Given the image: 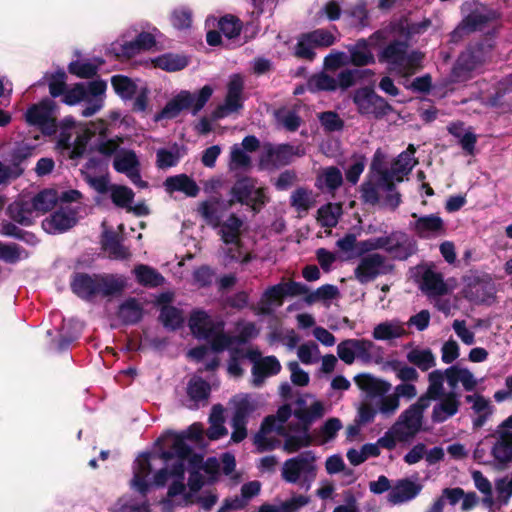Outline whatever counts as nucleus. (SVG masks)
I'll return each instance as SVG.
<instances>
[{
  "label": "nucleus",
  "instance_id": "obj_1",
  "mask_svg": "<svg viewBox=\"0 0 512 512\" xmlns=\"http://www.w3.org/2000/svg\"><path fill=\"white\" fill-rule=\"evenodd\" d=\"M72 292L84 301H92L96 296L110 297L119 295L125 288V282L112 274L90 275L74 272L70 280Z\"/></svg>",
  "mask_w": 512,
  "mask_h": 512
},
{
  "label": "nucleus",
  "instance_id": "obj_2",
  "mask_svg": "<svg viewBox=\"0 0 512 512\" xmlns=\"http://www.w3.org/2000/svg\"><path fill=\"white\" fill-rule=\"evenodd\" d=\"M107 84L104 80H94L87 85L76 83L73 87L66 89L63 94L62 102L68 106H74L81 101H86L88 105L82 110L83 117H91L103 107L101 96L105 93Z\"/></svg>",
  "mask_w": 512,
  "mask_h": 512
},
{
  "label": "nucleus",
  "instance_id": "obj_3",
  "mask_svg": "<svg viewBox=\"0 0 512 512\" xmlns=\"http://www.w3.org/2000/svg\"><path fill=\"white\" fill-rule=\"evenodd\" d=\"M212 93L213 89L210 85L203 86L197 94L182 90L169 100L160 112L155 114L154 121L158 122L162 119H174L183 110L187 109H191L192 114L196 115L209 101Z\"/></svg>",
  "mask_w": 512,
  "mask_h": 512
},
{
  "label": "nucleus",
  "instance_id": "obj_4",
  "mask_svg": "<svg viewBox=\"0 0 512 512\" xmlns=\"http://www.w3.org/2000/svg\"><path fill=\"white\" fill-rule=\"evenodd\" d=\"M257 180L243 176L238 178L230 190L232 198L228 200V207H232L235 203H240L251 208L257 214L268 203L269 198L266 195L264 187L256 188Z\"/></svg>",
  "mask_w": 512,
  "mask_h": 512
},
{
  "label": "nucleus",
  "instance_id": "obj_5",
  "mask_svg": "<svg viewBox=\"0 0 512 512\" xmlns=\"http://www.w3.org/2000/svg\"><path fill=\"white\" fill-rule=\"evenodd\" d=\"M351 98L357 113L364 117L381 120L394 112L393 106L377 94L373 86L368 85L355 89Z\"/></svg>",
  "mask_w": 512,
  "mask_h": 512
},
{
  "label": "nucleus",
  "instance_id": "obj_6",
  "mask_svg": "<svg viewBox=\"0 0 512 512\" xmlns=\"http://www.w3.org/2000/svg\"><path fill=\"white\" fill-rule=\"evenodd\" d=\"M307 292L308 286L301 282L294 280L281 281L265 290L260 300L261 305L259 307V313L262 315H270L272 313L271 306L273 304L282 306L285 297H297Z\"/></svg>",
  "mask_w": 512,
  "mask_h": 512
},
{
  "label": "nucleus",
  "instance_id": "obj_7",
  "mask_svg": "<svg viewBox=\"0 0 512 512\" xmlns=\"http://www.w3.org/2000/svg\"><path fill=\"white\" fill-rule=\"evenodd\" d=\"M165 437L173 438L171 449L162 450L159 453V458L168 462L175 457L184 459L192 452V448L185 442L186 439L198 442L203 438V427L200 423L191 424L185 431L175 433L172 431L167 432Z\"/></svg>",
  "mask_w": 512,
  "mask_h": 512
},
{
  "label": "nucleus",
  "instance_id": "obj_8",
  "mask_svg": "<svg viewBox=\"0 0 512 512\" xmlns=\"http://www.w3.org/2000/svg\"><path fill=\"white\" fill-rule=\"evenodd\" d=\"M491 46L485 41H478L470 44L465 51L461 52L452 68V75L456 79H465L478 66L485 61Z\"/></svg>",
  "mask_w": 512,
  "mask_h": 512
},
{
  "label": "nucleus",
  "instance_id": "obj_9",
  "mask_svg": "<svg viewBox=\"0 0 512 512\" xmlns=\"http://www.w3.org/2000/svg\"><path fill=\"white\" fill-rule=\"evenodd\" d=\"M388 272L389 267L386 265V258L379 253H372L361 257L354 269V276L361 284H367Z\"/></svg>",
  "mask_w": 512,
  "mask_h": 512
},
{
  "label": "nucleus",
  "instance_id": "obj_10",
  "mask_svg": "<svg viewBox=\"0 0 512 512\" xmlns=\"http://www.w3.org/2000/svg\"><path fill=\"white\" fill-rule=\"evenodd\" d=\"M296 155L298 153L294 146L290 144H280L278 146L267 144L260 155L259 165L261 168H269L270 166L275 168L283 167L289 165Z\"/></svg>",
  "mask_w": 512,
  "mask_h": 512
},
{
  "label": "nucleus",
  "instance_id": "obj_11",
  "mask_svg": "<svg viewBox=\"0 0 512 512\" xmlns=\"http://www.w3.org/2000/svg\"><path fill=\"white\" fill-rule=\"evenodd\" d=\"M373 342L367 339H345L337 345L338 357L347 365L354 363L356 356L363 360L371 358Z\"/></svg>",
  "mask_w": 512,
  "mask_h": 512
},
{
  "label": "nucleus",
  "instance_id": "obj_12",
  "mask_svg": "<svg viewBox=\"0 0 512 512\" xmlns=\"http://www.w3.org/2000/svg\"><path fill=\"white\" fill-rule=\"evenodd\" d=\"M77 211L60 207L42 221L43 229L50 234L64 233L77 224Z\"/></svg>",
  "mask_w": 512,
  "mask_h": 512
},
{
  "label": "nucleus",
  "instance_id": "obj_13",
  "mask_svg": "<svg viewBox=\"0 0 512 512\" xmlns=\"http://www.w3.org/2000/svg\"><path fill=\"white\" fill-rule=\"evenodd\" d=\"M189 328L192 334L197 339L209 340L211 335L218 330H224L223 321H214L211 317L202 310L194 311L188 322Z\"/></svg>",
  "mask_w": 512,
  "mask_h": 512
},
{
  "label": "nucleus",
  "instance_id": "obj_14",
  "mask_svg": "<svg viewBox=\"0 0 512 512\" xmlns=\"http://www.w3.org/2000/svg\"><path fill=\"white\" fill-rule=\"evenodd\" d=\"M315 456L312 451H305L297 457L287 459L282 469V478L289 483H296L302 472H311L314 470L312 462Z\"/></svg>",
  "mask_w": 512,
  "mask_h": 512
},
{
  "label": "nucleus",
  "instance_id": "obj_15",
  "mask_svg": "<svg viewBox=\"0 0 512 512\" xmlns=\"http://www.w3.org/2000/svg\"><path fill=\"white\" fill-rule=\"evenodd\" d=\"M150 453L143 452L135 460L131 487L141 495L146 496L149 491V483L146 478L151 473Z\"/></svg>",
  "mask_w": 512,
  "mask_h": 512
},
{
  "label": "nucleus",
  "instance_id": "obj_16",
  "mask_svg": "<svg viewBox=\"0 0 512 512\" xmlns=\"http://www.w3.org/2000/svg\"><path fill=\"white\" fill-rule=\"evenodd\" d=\"M139 165V160L133 150L116 155L113 161V167L117 172L126 174L133 183H136V178L139 179L144 188L147 187V182L141 179Z\"/></svg>",
  "mask_w": 512,
  "mask_h": 512
},
{
  "label": "nucleus",
  "instance_id": "obj_17",
  "mask_svg": "<svg viewBox=\"0 0 512 512\" xmlns=\"http://www.w3.org/2000/svg\"><path fill=\"white\" fill-rule=\"evenodd\" d=\"M417 251L416 241L410 239L406 233L393 232V240L388 248V254L395 260L404 261Z\"/></svg>",
  "mask_w": 512,
  "mask_h": 512
},
{
  "label": "nucleus",
  "instance_id": "obj_18",
  "mask_svg": "<svg viewBox=\"0 0 512 512\" xmlns=\"http://www.w3.org/2000/svg\"><path fill=\"white\" fill-rule=\"evenodd\" d=\"M413 229L418 237L428 239L445 232L443 219L437 214H429L418 217L413 224Z\"/></svg>",
  "mask_w": 512,
  "mask_h": 512
},
{
  "label": "nucleus",
  "instance_id": "obj_19",
  "mask_svg": "<svg viewBox=\"0 0 512 512\" xmlns=\"http://www.w3.org/2000/svg\"><path fill=\"white\" fill-rule=\"evenodd\" d=\"M441 401L433 407L431 419L434 423H443L454 416L460 406L458 395L455 392H448L443 395Z\"/></svg>",
  "mask_w": 512,
  "mask_h": 512
},
{
  "label": "nucleus",
  "instance_id": "obj_20",
  "mask_svg": "<svg viewBox=\"0 0 512 512\" xmlns=\"http://www.w3.org/2000/svg\"><path fill=\"white\" fill-rule=\"evenodd\" d=\"M349 53V63L355 67H365L376 63V58L371 50V47L367 45L364 38H359L354 44H350L347 47Z\"/></svg>",
  "mask_w": 512,
  "mask_h": 512
},
{
  "label": "nucleus",
  "instance_id": "obj_21",
  "mask_svg": "<svg viewBox=\"0 0 512 512\" xmlns=\"http://www.w3.org/2000/svg\"><path fill=\"white\" fill-rule=\"evenodd\" d=\"M406 50H408L407 42L393 40L378 53L377 58L380 63H387L399 70L404 63Z\"/></svg>",
  "mask_w": 512,
  "mask_h": 512
},
{
  "label": "nucleus",
  "instance_id": "obj_22",
  "mask_svg": "<svg viewBox=\"0 0 512 512\" xmlns=\"http://www.w3.org/2000/svg\"><path fill=\"white\" fill-rule=\"evenodd\" d=\"M281 364L275 356H266L253 364L252 376L255 386H260L268 376L277 375Z\"/></svg>",
  "mask_w": 512,
  "mask_h": 512
},
{
  "label": "nucleus",
  "instance_id": "obj_23",
  "mask_svg": "<svg viewBox=\"0 0 512 512\" xmlns=\"http://www.w3.org/2000/svg\"><path fill=\"white\" fill-rule=\"evenodd\" d=\"M220 226L221 240L227 245H235L239 251L242 246L240 235L243 221L235 213H232L225 222H221Z\"/></svg>",
  "mask_w": 512,
  "mask_h": 512
},
{
  "label": "nucleus",
  "instance_id": "obj_24",
  "mask_svg": "<svg viewBox=\"0 0 512 512\" xmlns=\"http://www.w3.org/2000/svg\"><path fill=\"white\" fill-rule=\"evenodd\" d=\"M422 486L409 479H401L388 494L389 502L393 504L403 503L415 498Z\"/></svg>",
  "mask_w": 512,
  "mask_h": 512
},
{
  "label": "nucleus",
  "instance_id": "obj_25",
  "mask_svg": "<svg viewBox=\"0 0 512 512\" xmlns=\"http://www.w3.org/2000/svg\"><path fill=\"white\" fill-rule=\"evenodd\" d=\"M354 381L358 388L365 391L370 397L382 396L387 393L391 387L388 382L377 379L368 373L356 375Z\"/></svg>",
  "mask_w": 512,
  "mask_h": 512
},
{
  "label": "nucleus",
  "instance_id": "obj_26",
  "mask_svg": "<svg viewBox=\"0 0 512 512\" xmlns=\"http://www.w3.org/2000/svg\"><path fill=\"white\" fill-rule=\"evenodd\" d=\"M164 186L168 192H183L188 197H196L200 191L197 183L186 174L168 177Z\"/></svg>",
  "mask_w": 512,
  "mask_h": 512
},
{
  "label": "nucleus",
  "instance_id": "obj_27",
  "mask_svg": "<svg viewBox=\"0 0 512 512\" xmlns=\"http://www.w3.org/2000/svg\"><path fill=\"white\" fill-rule=\"evenodd\" d=\"M143 307L138 299L129 297L119 305L118 317L125 325H135L143 318Z\"/></svg>",
  "mask_w": 512,
  "mask_h": 512
},
{
  "label": "nucleus",
  "instance_id": "obj_28",
  "mask_svg": "<svg viewBox=\"0 0 512 512\" xmlns=\"http://www.w3.org/2000/svg\"><path fill=\"white\" fill-rule=\"evenodd\" d=\"M421 289L429 296H443L448 293L442 275L431 269L423 273Z\"/></svg>",
  "mask_w": 512,
  "mask_h": 512
},
{
  "label": "nucleus",
  "instance_id": "obj_29",
  "mask_svg": "<svg viewBox=\"0 0 512 512\" xmlns=\"http://www.w3.org/2000/svg\"><path fill=\"white\" fill-rule=\"evenodd\" d=\"M243 89V79L239 75H234L228 83L227 94L224 101L225 107L231 112H236L243 107L241 98Z\"/></svg>",
  "mask_w": 512,
  "mask_h": 512
},
{
  "label": "nucleus",
  "instance_id": "obj_30",
  "mask_svg": "<svg viewBox=\"0 0 512 512\" xmlns=\"http://www.w3.org/2000/svg\"><path fill=\"white\" fill-rule=\"evenodd\" d=\"M498 441L492 447V455L496 461L507 464L512 460V432L497 430Z\"/></svg>",
  "mask_w": 512,
  "mask_h": 512
},
{
  "label": "nucleus",
  "instance_id": "obj_31",
  "mask_svg": "<svg viewBox=\"0 0 512 512\" xmlns=\"http://www.w3.org/2000/svg\"><path fill=\"white\" fill-rule=\"evenodd\" d=\"M102 247L114 259L124 260L130 256L129 250L122 245L119 235L113 231H106L102 235Z\"/></svg>",
  "mask_w": 512,
  "mask_h": 512
},
{
  "label": "nucleus",
  "instance_id": "obj_32",
  "mask_svg": "<svg viewBox=\"0 0 512 512\" xmlns=\"http://www.w3.org/2000/svg\"><path fill=\"white\" fill-rule=\"evenodd\" d=\"M152 62L156 68L167 72H176L186 68L189 59L185 55L165 53L153 59Z\"/></svg>",
  "mask_w": 512,
  "mask_h": 512
},
{
  "label": "nucleus",
  "instance_id": "obj_33",
  "mask_svg": "<svg viewBox=\"0 0 512 512\" xmlns=\"http://www.w3.org/2000/svg\"><path fill=\"white\" fill-rule=\"evenodd\" d=\"M55 103L50 99H43L38 104L29 107L25 113L29 125L38 126L49 114H53Z\"/></svg>",
  "mask_w": 512,
  "mask_h": 512
},
{
  "label": "nucleus",
  "instance_id": "obj_34",
  "mask_svg": "<svg viewBox=\"0 0 512 512\" xmlns=\"http://www.w3.org/2000/svg\"><path fill=\"white\" fill-rule=\"evenodd\" d=\"M343 184V176L340 169L336 166H330L323 170L322 174L316 179V187L323 189L325 187L329 192H334Z\"/></svg>",
  "mask_w": 512,
  "mask_h": 512
},
{
  "label": "nucleus",
  "instance_id": "obj_35",
  "mask_svg": "<svg viewBox=\"0 0 512 512\" xmlns=\"http://www.w3.org/2000/svg\"><path fill=\"white\" fill-rule=\"evenodd\" d=\"M372 334L376 340H392L406 335V330L399 321H385L376 325Z\"/></svg>",
  "mask_w": 512,
  "mask_h": 512
},
{
  "label": "nucleus",
  "instance_id": "obj_36",
  "mask_svg": "<svg viewBox=\"0 0 512 512\" xmlns=\"http://www.w3.org/2000/svg\"><path fill=\"white\" fill-rule=\"evenodd\" d=\"M409 363L418 367L421 371L426 372L436 365L435 356L431 349L414 348L406 355Z\"/></svg>",
  "mask_w": 512,
  "mask_h": 512
},
{
  "label": "nucleus",
  "instance_id": "obj_37",
  "mask_svg": "<svg viewBox=\"0 0 512 512\" xmlns=\"http://www.w3.org/2000/svg\"><path fill=\"white\" fill-rule=\"evenodd\" d=\"M58 202V194L54 189H44L31 200L32 211L46 213L52 210Z\"/></svg>",
  "mask_w": 512,
  "mask_h": 512
},
{
  "label": "nucleus",
  "instance_id": "obj_38",
  "mask_svg": "<svg viewBox=\"0 0 512 512\" xmlns=\"http://www.w3.org/2000/svg\"><path fill=\"white\" fill-rule=\"evenodd\" d=\"M137 282L145 287H158L163 284L164 277L154 268L140 264L134 268Z\"/></svg>",
  "mask_w": 512,
  "mask_h": 512
},
{
  "label": "nucleus",
  "instance_id": "obj_39",
  "mask_svg": "<svg viewBox=\"0 0 512 512\" xmlns=\"http://www.w3.org/2000/svg\"><path fill=\"white\" fill-rule=\"evenodd\" d=\"M303 295L305 304L310 306L318 301H328L338 298L340 292L337 286L333 284H324L312 292L308 289V292Z\"/></svg>",
  "mask_w": 512,
  "mask_h": 512
},
{
  "label": "nucleus",
  "instance_id": "obj_40",
  "mask_svg": "<svg viewBox=\"0 0 512 512\" xmlns=\"http://www.w3.org/2000/svg\"><path fill=\"white\" fill-rule=\"evenodd\" d=\"M220 201L217 198L200 203L198 213L212 227H219L221 224V212L219 210Z\"/></svg>",
  "mask_w": 512,
  "mask_h": 512
},
{
  "label": "nucleus",
  "instance_id": "obj_41",
  "mask_svg": "<svg viewBox=\"0 0 512 512\" xmlns=\"http://www.w3.org/2000/svg\"><path fill=\"white\" fill-rule=\"evenodd\" d=\"M467 298L476 304H490L495 298V288L491 283H476L469 289Z\"/></svg>",
  "mask_w": 512,
  "mask_h": 512
},
{
  "label": "nucleus",
  "instance_id": "obj_42",
  "mask_svg": "<svg viewBox=\"0 0 512 512\" xmlns=\"http://www.w3.org/2000/svg\"><path fill=\"white\" fill-rule=\"evenodd\" d=\"M218 29L229 40H234L241 35L243 22L235 15L226 14L218 21Z\"/></svg>",
  "mask_w": 512,
  "mask_h": 512
},
{
  "label": "nucleus",
  "instance_id": "obj_43",
  "mask_svg": "<svg viewBox=\"0 0 512 512\" xmlns=\"http://www.w3.org/2000/svg\"><path fill=\"white\" fill-rule=\"evenodd\" d=\"M340 214L341 205L327 203L318 209L317 220L322 227L334 228L338 224Z\"/></svg>",
  "mask_w": 512,
  "mask_h": 512
},
{
  "label": "nucleus",
  "instance_id": "obj_44",
  "mask_svg": "<svg viewBox=\"0 0 512 512\" xmlns=\"http://www.w3.org/2000/svg\"><path fill=\"white\" fill-rule=\"evenodd\" d=\"M159 321L169 330H177L183 324V316L180 309L171 305H164L160 309Z\"/></svg>",
  "mask_w": 512,
  "mask_h": 512
},
{
  "label": "nucleus",
  "instance_id": "obj_45",
  "mask_svg": "<svg viewBox=\"0 0 512 512\" xmlns=\"http://www.w3.org/2000/svg\"><path fill=\"white\" fill-rule=\"evenodd\" d=\"M416 148L413 144H409L407 149L399 154L395 160L392 169L394 172L408 174L418 164V160L414 157Z\"/></svg>",
  "mask_w": 512,
  "mask_h": 512
},
{
  "label": "nucleus",
  "instance_id": "obj_46",
  "mask_svg": "<svg viewBox=\"0 0 512 512\" xmlns=\"http://www.w3.org/2000/svg\"><path fill=\"white\" fill-rule=\"evenodd\" d=\"M111 85L117 95L124 100L132 99L137 91L136 84L131 78L125 75H114L111 77Z\"/></svg>",
  "mask_w": 512,
  "mask_h": 512
},
{
  "label": "nucleus",
  "instance_id": "obj_47",
  "mask_svg": "<svg viewBox=\"0 0 512 512\" xmlns=\"http://www.w3.org/2000/svg\"><path fill=\"white\" fill-rule=\"evenodd\" d=\"M98 64L90 62L72 61L68 65V72L81 79H91L97 75L99 66L104 63L102 59H97Z\"/></svg>",
  "mask_w": 512,
  "mask_h": 512
},
{
  "label": "nucleus",
  "instance_id": "obj_48",
  "mask_svg": "<svg viewBox=\"0 0 512 512\" xmlns=\"http://www.w3.org/2000/svg\"><path fill=\"white\" fill-rule=\"evenodd\" d=\"M423 414L412 405L403 411L397 424H402L408 429L409 434L414 435L420 431L422 426Z\"/></svg>",
  "mask_w": 512,
  "mask_h": 512
},
{
  "label": "nucleus",
  "instance_id": "obj_49",
  "mask_svg": "<svg viewBox=\"0 0 512 512\" xmlns=\"http://www.w3.org/2000/svg\"><path fill=\"white\" fill-rule=\"evenodd\" d=\"M210 384L201 377L192 378L188 382L187 394L194 402L207 400L210 396Z\"/></svg>",
  "mask_w": 512,
  "mask_h": 512
},
{
  "label": "nucleus",
  "instance_id": "obj_50",
  "mask_svg": "<svg viewBox=\"0 0 512 512\" xmlns=\"http://www.w3.org/2000/svg\"><path fill=\"white\" fill-rule=\"evenodd\" d=\"M511 91L508 86H498L495 92L487 97L486 105L491 108L501 109L503 112H512V99L505 96Z\"/></svg>",
  "mask_w": 512,
  "mask_h": 512
},
{
  "label": "nucleus",
  "instance_id": "obj_51",
  "mask_svg": "<svg viewBox=\"0 0 512 512\" xmlns=\"http://www.w3.org/2000/svg\"><path fill=\"white\" fill-rule=\"evenodd\" d=\"M181 158L179 146L175 143L173 150L160 148L156 152V166L159 169H168L176 166Z\"/></svg>",
  "mask_w": 512,
  "mask_h": 512
},
{
  "label": "nucleus",
  "instance_id": "obj_52",
  "mask_svg": "<svg viewBox=\"0 0 512 512\" xmlns=\"http://www.w3.org/2000/svg\"><path fill=\"white\" fill-rule=\"evenodd\" d=\"M290 204L297 211H308L314 204L312 191L305 187H298L290 196Z\"/></svg>",
  "mask_w": 512,
  "mask_h": 512
},
{
  "label": "nucleus",
  "instance_id": "obj_53",
  "mask_svg": "<svg viewBox=\"0 0 512 512\" xmlns=\"http://www.w3.org/2000/svg\"><path fill=\"white\" fill-rule=\"evenodd\" d=\"M33 148L23 145L14 149L11 153V166L14 168V178H18L24 172L22 163L32 156Z\"/></svg>",
  "mask_w": 512,
  "mask_h": 512
},
{
  "label": "nucleus",
  "instance_id": "obj_54",
  "mask_svg": "<svg viewBox=\"0 0 512 512\" xmlns=\"http://www.w3.org/2000/svg\"><path fill=\"white\" fill-rule=\"evenodd\" d=\"M283 449L287 453H295L303 447L312 444V437L309 432H302V435H289L286 432Z\"/></svg>",
  "mask_w": 512,
  "mask_h": 512
},
{
  "label": "nucleus",
  "instance_id": "obj_55",
  "mask_svg": "<svg viewBox=\"0 0 512 512\" xmlns=\"http://www.w3.org/2000/svg\"><path fill=\"white\" fill-rule=\"evenodd\" d=\"M67 75L63 69H58L48 79L49 93L53 98L63 96L67 89Z\"/></svg>",
  "mask_w": 512,
  "mask_h": 512
},
{
  "label": "nucleus",
  "instance_id": "obj_56",
  "mask_svg": "<svg viewBox=\"0 0 512 512\" xmlns=\"http://www.w3.org/2000/svg\"><path fill=\"white\" fill-rule=\"evenodd\" d=\"M140 52L135 39L123 44L113 43L108 49V53L113 55L116 59H131Z\"/></svg>",
  "mask_w": 512,
  "mask_h": 512
},
{
  "label": "nucleus",
  "instance_id": "obj_57",
  "mask_svg": "<svg viewBox=\"0 0 512 512\" xmlns=\"http://www.w3.org/2000/svg\"><path fill=\"white\" fill-rule=\"evenodd\" d=\"M134 192L127 186H113L111 191L112 202L120 208H128L134 199Z\"/></svg>",
  "mask_w": 512,
  "mask_h": 512
},
{
  "label": "nucleus",
  "instance_id": "obj_58",
  "mask_svg": "<svg viewBox=\"0 0 512 512\" xmlns=\"http://www.w3.org/2000/svg\"><path fill=\"white\" fill-rule=\"evenodd\" d=\"M94 135L95 132L89 128H85L81 134L77 135L73 143L69 157L71 159L81 158L86 151L89 141Z\"/></svg>",
  "mask_w": 512,
  "mask_h": 512
},
{
  "label": "nucleus",
  "instance_id": "obj_59",
  "mask_svg": "<svg viewBox=\"0 0 512 512\" xmlns=\"http://www.w3.org/2000/svg\"><path fill=\"white\" fill-rule=\"evenodd\" d=\"M388 365L403 382L417 381L419 378V374L414 367L408 366L399 360L389 361Z\"/></svg>",
  "mask_w": 512,
  "mask_h": 512
},
{
  "label": "nucleus",
  "instance_id": "obj_60",
  "mask_svg": "<svg viewBox=\"0 0 512 512\" xmlns=\"http://www.w3.org/2000/svg\"><path fill=\"white\" fill-rule=\"evenodd\" d=\"M252 161L251 157L238 145H234L231 149L230 154V169L237 170L243 169L247 170L251 167Z\"/></svg>",
  "mask_w": 512,
  "mask_h": 512
},
{
  "label": "nucleus",
  "instance_id": "obj_61",
  "mask_svg": "<svg viewBox=\"0 0 512 512\" xmlns=\"http://www.w3.org/2000/svg\"><path fill=\"white\" fill-rule=\"evenodd\" d=\"M314 45L307 38L306 33H302L298 37V41L295 45L294 55L299 59H305L308 61H313L316 57V53L313 50Z\"/></svg>",
  "mask_w": 512,
  "mask_h": 512
},
{
  "label": "nucleus",
  "instance_id": "obj_62",
  "mask_svg": "<svg viewBox=\"0 0 512 512\" xmlns=\"http://www.w3.org/2000/svg\"><path fill=\"white\" fill-rule=\"evenodd\" d=\"M319 120L327 132H338L344 128V120L334 111H325L319 115Z\"/></svg>",
  "mask_w": 512,
  "mask_h": 512
},
{
  "label": "nucleus",
  "instance_id": "obj_63",
  "mask_svg": "<svg viewBox=\"0 0 512 512\" xmlns=\"http://www.w3.org/2000/svg\"><path fill=\"white\" fill-rule=\"evenodd\" d=\"M307 38L312 42L314 47H330L332 46L336 38L335 36L328 30L319 28L315 29L311 32H306Z\"/></svg>",
  "mask_w": 512,
  "mask_h": 512
},
{
  "label": "nucleus",
  "instance_id": "obj_64",
  "mask_svg": "<svg viewBox=\"0 0 512 512\" xmlns=\"http://www.w3.org/2000/svg\"><path fill=\"white\" fill-rule=\"evenodd\" d=\"M8 212L11 219L16 223L23 226H30L32 224V220L30 218L32 209L28 207L27 204L10 205Z\"/></svg>",
  "mask_w": 512,
  "mask_h": 512
}]
</instances>
